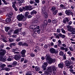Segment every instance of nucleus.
<instances>
[{"mask_svg": "<svg viewBox=\"0 0 75 75\" xmlns=\"http://www.w3.org/2000/svg\"><path fill=\"white\" fill-rule=\"evenodd\" d=\"M47 71H48L49 72H52V68H51V67H47Z\"/></svg>", "mask_w": 75, "mask_h": 75, "instance_id": "18", "label": "nucleus"}, {"mask_svg": "<svg viewBox=\"0 0 75 75\" xmlns=\"http://www.w3.org/2000/svg\"><path fill=\"white\" fill-rule=\"evenodd\" d=\"M48 22H47V20H45L44 21V26H47V25L48 24Z\"/></svg>", "mask_w": 75, "mask_h": 75, "instance_id": "23", "label": "nucleus"}, {"mask_svg": "<svg viewBox=\"0 0 75 75\" xmlns=\"http://www.w3.org/2000/svg\"><path fill=\"white\" fill-rule=\"evenodd\" d=\"M40 67H38L37 66L35 67V70L36 71H40Z\"/></svg>", "mask_w": 75, "mask_h": 75, "instance_id": "29", "label": "nucleus"}, {"mask_svg": "<svg viewBox=\"0 0 75 75\" xmlns=\"http://www.w3.org/2000/svg\"><path fill=\"white\" fill-rule=\"evenodd\" d=\"M64 52H62V51H61L59 52V55L60 56H62V55H64Z\"/></svg>", "mask_w": 75, "mask_h": 75, "instance_id": "37", "label": "nucleus"}, {"mask_svg": "<svg viewBox=\"0 0 75 75\" xmlns=\"http://www.w3.org/2000/svg\"><path fill=\"white\" fill-rule=\"evenodd\" d=\"M68 54H69V55L70 56H72V54H71V53L70 52V51H69L67 52Z\"/></svg>", "mask_w": 75, "mask_h": 75, "instance_id": "61", "label": "nucleus"}, {"mask_svg": "<svg viewBox=\"0 0 75 75\" xmlns=\"http://www.w3.org/2000/svg\"><path fill=\"white\" fill-rule=\"evenodd\" d=\"M37 11H36L35 10H33L30 13V14H31V15H33L34 14H37Z\"/></svg>", "mask_w": 75, "mask_h": 75, "instance_id": "24", "label": "nucleus"}, {"mask_svg": "<svg viewBox=\"0 0 75 75\" xmlns=\"http://www.w3.org/2000/svg\"><path fill=\"white\" fill-rule=\"evenodd\" d=\"M5 30L6 32H8V30L10 29V28L8 27H5Z\"/></svg>", "mask_w": 75, "mask_h": 75, "instance_id": "21", "label": "nucleus"}, {"mask_svg": "<svg viewBox=\"0 0 75 75\" xmlns=\"http://www.w3.org/2000/svg\"><path fill=\"white\" fill-rule=\"evenodd\" d=\"M12 7L13 8H14V7H16V5L17 3L16 2V1H13L12 2Z\"/></svg>", "mask_w": 75, "mask_h": 75, "instance_id": "17", "label": "nucleus"}, {"mask_svg": "<svg viewBox=\"0 0 75 75\" xmlns=\"http://www.w3.org/2000/svg\"><path fill=\"white\" fill-rule=\"evenodd\" d=\"M69 20L68 18H66L65 19H64L63 20V23L64 24H66V22H69Z\"/></svg>", "mask_w": 75, "mask_h": 75, "instance_id": "13", "label": "nucleus"}, {"mask_svg": "<svg viewBox=\"0 0 75 75\" xmlns=\"http://www.w3.org/2000/svg\"><path fill=\"white\" fill-rule=\"evenodd\" d=\"M57 13H58V10H56L53 13V14L54 15H55Z\"/></svg>", "mask_w": 75, "mask_h": 75, "instance_id": "62", "label": "nucleus"}, {"mask_svg": "<svg viewBox=\"0 0 75 75\" xmlns=\"http://www.w3.org/2000/svg\"><path fill=\"white\" fill-rule=\"evenodd\" d=\"M45 58L48 63L50 64H52V62H55V59H52L51 58V56L50 54H47L46 55L45 57Z\"/></svg>", "mask_w": 75, "mask_h": 75, "instance_id": "1", "label": "nucleus"}, {"mask_svg": "<svg viewBox=\"0 0 75 75\" xmlns=\"http://www.w3.org/2000/svg\"><path fill=\"white\" fill-rule=\"evenodd\" d=\"M60 6L61 10H63V9L64 7V5L62 4H61L60 5Z\"/></svg>", "mask_w": 75, "mask_h": 75, "instance_id": "35", "label": "nucleus"}, {"mask_svg": "<svg viewBox=\"0 0 75 75\" xmlns=\"http://www.w3.org/2000/svg\"><path fill=\"white\" fill-rule=\"evenodd\" d=\"M21 56L20 55V54H17L15 55L14 58L16 60H19V59H20L21 58Z\"/></svg>", "mask_w": 75, "mask_h": 75, "instance_id": "7", "label": "nucleus"}, {"mask_svg": "<svg viewBox=\"0 0 75 75\" xmlns=\"http://www.w3.org/2000/svg\"><path fill=\"white\" fill-rule=\"evenodd\" d=\"M57 33H59L60 32H61V30H60V29L58 28L57 29Z\"/></svg>", "mask_w": 75, "mask_h": 75, "instance_id": "50", "label": "nucleus"}, {"mask_svg": "<svg viewBox=\"0 0 75 75\" xmlns=\"http://www.w3.org/2000/svg\"><path fill=\"white\" fill-rule=\"evenodd\" d=\"M30 55L31 57H35V54L33 53H31L30 54Z\"/></svg>", "mask_w": 75, "mask_h": 75, "instance_id": "44", "label": "nucleus"}, {"mask_svg": "<svg viewBox=\"0 0 75 75\" xmlns=\"http://www.w3.org/2000/svg\"><path fill=\"white\" fill-rule=\"evenodd\" d=\"M61 31L62 33H63L64 34H65L66 33V31H65V30H64V29L63 28H62L61 29Z\"/></svg>", "mask_w": 75, "mask_h": 75, "instance_id": "31", "label": "nucleus"}, {"mask_svg": "<svg viewBox=\"0 0 75 75\" xmlns=\"http://www.w3.org/2000/svg\"><path fill=\"white\" fill-rule=\"evenodd\" d=\"M24 61V58H23L21 59V62H23Z\"/></svg>", "mask_w": 75, "mask_h": 75, "instance_id": "63", "label": "nucleus"}, {"mask_svg": "<svg viewBox=\"0 0 75 75\" xmlns=\"http://www.w3.org/2000/svg\"><path fill=\"white\" fill-rule=\"evenodd\" d=\"M6 66V65L5 64H3L1 65L0 67L2 68H4V67Z\"/></svg>", "mask_w": 75, "mask_h": 75, "instance_id": "36", "label": "nucleus"}, {"mask_svg": "<svg viewBox=\"0 0 75 75\" xmlns=\"http://www.w3.org/2000/svg\"><path fill=\"white\" fill-rule=\"evenodd\" d=\"M59 34L57 33L56 35V38H59Z\"/></svg>", "mask_w": 75, "mask_h": 75, "instance_id": "42", "label": "nucleus"}, {"mask_svg": "<svg viewBox=\"0 0 75 75\" xmlns=\"http://www.w3.org/2000/svg\"><path fill=\"white\" fill-rule=\"evenodd\" d=\"M12 15H13V13L11 12H10L9 13L6 15V16H8L9 18H11Z\"/></svg>", "mask_w": 75, "mask_h": 75, "instance_id": "22", "label": "nucleus"}, {"mask_svg": "<svg viewBox=\"0 0 75 75\" xmlns=\"http://www.w3.org/2000/svg\"><path fill=\"white\" fill-rule=\"evenodd\" d=\"M56 9V7L55 6H53L52 7L51 9H50L53 12H54L55 11V10Z\"/></svg>", "mask_w": 75, "mask_h": 75, "instance_id": "25", "label": "nucleus"}, {"mask_svg": "<svg viewBox=\"0 0 75 75\" xmlns=\"http://www.w3.org/2000/svg\"><path fill=\"white\" fill-rule=\"evenodd\" d=\"M22 28H21L20 29H17L15 30L14 32V34H17L20 31V30H21Z\"/></svg>", "mask_w": 75, "mask_h": 75, "instance_id": "19", "label": "nucleus"}, {"mask_svg": "<svg viewBox=\"0 0 75 75\" xmlns=\"http://www.w3.org/2000/svg\"><path fill=\"white\" fill-rule=\"evenodd\" d=\"M19 4H21L23 3H24V0H20L18 2Z\"/></svg>", "mask_w": 75, "mask_h": 75, "instance_id": "38", "label": "nucleus"}, {"mask_svg": "<svg viewBox=\"0 0 75 75\" xmlns=\"http://www.w3.org/2000/svg\"><path fill=\"white\" fill-rule=\"evenodd\" d=\"M28 45L26 42H24L22 45V46H25V47H28Z\"/></svg>", "mask_w": 75, "mask_h": 75, "instance_id": "39", "label": "nucleus"}, {"mask_svg": "<svg viewBox=\"0 0 75 75\" xmlns=\"http://www.w3.org/2000/svg\"><path fill=\"white\" fill-rule=\"evenodd\" d=\"M50 52L51 54H54L55 53V54H57V52H56V51L55 50V49L52 48H51L50 50Z\"/></svg>", "mask_w": 75, "mask_h": 75, "instance_id": "11", "label": "nucleus"}, {"mask_svg": "<svg viewBox=\"0 0 75 75\" xmlns=\"http://www.w3.org/2000/svg\"><path fill=\"white\" fill-rule=\"evenodd\" d=\"M2 41L5 42H7V41L6 40V38L2 39Z\"/></svg>", "mask_w": 75, "mask_h": 75, "instance_id": "54", "label": "nucleus"}, {"mask_svg": "<svg viewBox=\"0 0 75 75\" xmlns=\"http://www.w3.org/2000/svg\"><path fill=\"white\" fill-rule=\"evenodd\" d=\"M19 10L20 12H22V11H23L24 9H23V8H19Z\"/></svg>", "mask_w": 75, "mask_h": 75, "instance_id": "48", "label": "nucleus"}, {"mask_svg": "<svg viewBox=\"0 0 75 75\" xmlns=\"http://www.w3.org/2000/svg\"><path fill=\"white\" fill-rule=\"evenodd\" d=\"M17 62H13V65L14 66V67H15V65H17Z\"/></svg>", "mask_w": 75, "mask_h": 75, "instance_id": "57", "label": "nucleus"}, {"mask_svg": "<svg viewBox=\"0 0 75 75\" xmlns=\"http://www.w3.org/2000/svg\"><path fill=\"white\" fill-rule=\"evenodd\" d=\"M60 49L64 51V50H65V47H60Z\"/></svg>", "mask_w": 75, "mask_h": 75, "instance_id": "56", "label": "nucleus"}, {"mask_svg": "<svg viewBox=\"0 0 75 75\" xmlns=\"http://www.w3.org/2000/svg\"><path fill=\"white\" fill-rule=\"evenodd\" d=\"M6 37L4 36V35H1V39L2 40H3V39H4L6 38Z\"/></svg>", "mask_w": 75, "mask_h": 75, "instance_id": "46", "label": "nucleus"}, {"mask_svg": "<svg viewBox=\"0 0 75 75\" xmlns=\"http://www.w3.org/2000/svg\"><path fill=\"white\" fill-rule=\"evenodd\" d=\"M25 75H32V74H31V72L30 71H28L26 73Z\"/></svg>", "mask_w": 75, "mask_h": 75, "instance_id": "28", "label": "nucleus"}, {"mask_svg": "<svg viewBox=\"0 0 75 75\" xmlns=\"http://www.w3.org/2000/svg\"><path fill=\"white\" fill-rule=\"evenodd\" d=\"M29 14V12H26L25 13V17H27V16H28V15Z\"/></svg>", "mask_w": 75, "mask_h": 75, "instance_id": "43", "label": "nucleus"}, {"mask_svg": "<svg viewBox=\"0 0 75 75\" xmlns=\"http://www.w3.org/2000/svg\"><path fill=\"white\" fill-rule=\"evenodd\" d=\"M51 67L53 71H56V70H57V67H56L55 66L52 65L51 66Z\"/></svg>", "mask_w": 75, "mask_h": 75, "instance_id": "15", "label": "nucleus"}, {"mask_svg": "<svg viewBox=\"0 0 75 75\" xmlns=\"http://www.w3.org/2000/svg\"><path fill=\"white\" fill-rule=\"evenodd\" d=\"M24 17V15L22 14L18 15L17 16V18L19 21H22V20H23Z\"/></svg>", "mask_w": 75, "mask_h": 75, "instance_id": "6", "label": "nucleus"}, {"mask_svg": "<svg viewBox=\"0 0 75 75\" xmlns=\"http://www.w3.org/2000/svg\"><path fill=\"white\" fill-rule=\"evenodd\" d=\"M64 64L63 63H60L58 64V67L59 68H63V67L64 66Z\"/></svg>", "mask_w": 75, "mask_h": 75, "instance_id": "20", "label": "nucleus"}, {"mask_svg": "<svg viewBox=\"0 0 75 75\" xmlns=\"http://www.w3.org/2000/svg\"><path fill=\"white\" fill-rule=\"evenodd\" d=\"M72 34H75V29H74V30L72 31L71 33Z\"/></svg>", "mask_w": 75, "mask_h": 75, "instance_id": "58", "label": "nucleus"}, {"mask_svg": "<svg viewBox=\"0 0 75 75\" xmlns=\"http://www.w3.org/2000/svg\"><path fill=\"white\" fill-rule=\"evenodd\" d=\"M5 54H6V50L4 49L0 48V55L4 56L5 55Z\"/></svg>", "mask_w": 75, "mask_h": 75, "instance_id": "4", "label": "nucleus"}, {"mask_svg": "<svg viewBox=\"0 0 75 75\" xmlns=\"http://www.w3.org/2000/svg\"><path fill=\"white\" fill-rule=\"evenodd\" d=\"M58 46H60L61 45H62V42H61V41L60 40H59L58 41Z\"/></svg>", "mask_w": 75, "mask_h": 75, "instance_id": "32", "label": "nucleus"}, {"mask_svg": "<svg viewBox=\"0 0 75 75\" xmlns=\"http://www.w3.org/2000/svg\"><path fill=\"white\" fill-rule=\"evenodd\" d=\"M49 72H50L47 70V71L45 72V75H48V74H49Z\"/></svg>", "mask_w": 75, "mask_h": 75, "instance_id": "41", "label": "nucleus"}, {"mask_svg": "<svg viewBox=\"0 0 75 75\" xmlns=\"http://www.w3.org/2000/svg\"><path fill=\"white\" fill-rule=\"evenodd\" d=\"M45 15H44V17L45 18H47L48 16V13H44Z\"/></svg>", "mask_w": 75, "mask_h": 75, "instance_id": "30", "label": "nucleus"}, {"mask_svg": "<svg viewBox=\"0 0 75 75\" xmlns=\"http://www.w3.org/2000/svg\"><path fill=\"white\" fill-rule=\"evenodd\" d=\"M32 7L30 6H26L25 7H23L22 8L23 9L24 11H25V10L30 11L33 9Z\"/></svg>", "mask_w": 75, "mask_h": 75, "instance_id": "2", "label": "nucleus"}, {"mask_svg": "<svg viewBox=\"0 0 75 75\" xmlns=\"http://www.w3.org/2000/svg\"><path fill=\"white\" fill-rule=\"evenodd\" d=\"M18 49L17 48L14 49H13L12 51L13 52H14V51H18Z\"/></svg>", "mask_w": 75, "mask_h": 75, "instance_id": "52", "label": "nucleus"}, {"mask_svg": "<svg viewBox=\"0 0 75 75\" xmlns=\"http://www.w3.org/2000/svg\"><path fill=\"white\" fill-rule=\"evenodd\" d=\"M69 49L71 51H74V49L73 47H69Z\"/></svg>", "mask_w": 75, "mask_h": 75, "instance_id": "53", "label": "nucleus"}, {"mask_svg": "<svg viewBox=\"0 0 75 75\" xmlns=\"http://www.w3.org/2000/svg\"><path fill=\"white\" fill-rule=\"evenodd\" d=\"M26 52V50H23L21 52V54H22V57H25V53Z\"/></svg>", "mask_w": 75, "mask_h": 75, "instance_id": "8", "label": "nucleus"}, {"mask_svg": "<svg viewBox=\"0 0 75 75\" xmlns=\"http://www.w3.org/2000/svg\"><path fill=\"white\" fill-rule=\"evenodd\" d=\"M18 45H23V43L22 42H19L18 43Z\"/></svg>", "mask_w": 75, "mask_h": 75, "instance_id": "55", "label": "nucleus"}, {"mask_svg": "<svg viewBox=\"0 0 75 75\" xmlns=\"http://www.w3.org/2000/svg\"><path fill=\"white\" fill-rule=\"evenodd\" d=\"M46 10V8H45V7L44 6L41 9L42 13V14H44L45 13V10Z\"/></svg>", "mask_w": 75, "mask_h": 75, "instance_id": "12", "label": "nucleus"}, {"mask_svg": "<svg viewBox=\"0 0 75 75\" xmlns=\"http://www.w3.org/2000/svg\"><path fill=\"white\" fill-rule=\"evenodd\" d=\"M65 63L67 67H69L71 65V62L68 60H66Z\"/></svg>", "mask_w": 75, "mask_h": 75, "instance_id": "10", "label": "nucleus"}, {"mask_svg": "<svg viewBox=\"0 0 75 75\" xmlns=\"http://www.w3.org/2000/svg\"><path fill=\"white\" fill-rule=\"evenodd\" d=\"M16 45V43H11L10 44L9 46L10 47H11V48L12 47V45Z\"/></svg>", "mask_w": 75, "mask_h": 75, "instance_id": "33", "label": "nucleus"}, {"mask_svg": "<svg viewBox=\"0 0 75 75\" xmlns=\"http://www.w3.org/2000/svg\"><path fill=\"white\" fill-rule=\"evenodd\" d=\"M4 3L5 5H7V4H9V3H7V2L6 1H5L4 2Z\"/></svg>", "mask_w": 75, "mask_h": 75, "instance_id": "60", "label": "nucleus"}, {"mask_svg": "<svg viewBox=\"0 0 75 75\" xmlns=\"http://www.w3.org/2000/svg\"><path fill=\"white\" fill-rule=\"evenodd\" d=\"M4 69L6 71H9L10 70V69L9 68L6 67L5 68H4Z\"/></svg>", "mask_w": 75, "mask_h": 75, "instance_id": "34", "label": "nucleus"}, {"mask_svg": "<svg viewBox=\"0 0 75 75\" xmlns=\"http://www.w3.org/2000/svg\"><path fill=\"white\" fill-rule=\"evenodd\" d=\"M65 12L66 14L68 16H70V15H71V16H74V13L73 12H71V10H67Z\"/></svg>", "mask_w": 75, "mask_h": 75, "instance_id": "3", "label": "nucleus"}, {"mask_svg": "<svg viewBox=\"0 0 75 75\" xmlns=\"http://www.w3.org/2000/svg\"><path fill=\"white\" fill-rule=\"evenodd\" d=\"M42 68L43 69V70H44V71H45L46 70H47V67H46V66H45L44 65H42Z\"/></svg>", "mask_w": 75, "mask_h": 75, "instance_id": "26", "label": "nucleus"}, {"mask_svg": "<svg viewBox=\"0 0 75 75\" xmlns=\"http://www.w3.org/2000/svg\"><path fill=\"white\" fill-rule=\"evenodd\" d=\"M37 23H38V21L36 20L33 21L32 23L33 24H37Z\"/></svg>", "mask_w": 75, "mask_h": 75, "instance_id": "40", "label": "nucleus"}, {"mask_svg": "<svg viewBox=\"0 0 75 75\" xmlns=\"http://www.w3.org/2000/svg\"><path fill=\"white\" fill-rule=\"evenodd\" d=\"M52 23H57V20H52Z\"/></svg>", "mask_w": 75, "mask_h": 75, "instance_id": "49", "label": "nucleus"}, {"mask_svg": "<svg viewBox=\"0 0 75 75\" xmlns=\"http://www.w3.org/2000/svg\"><path fill=\"white\" fill-rule=\"evenodd\" d=\"M40 28H37L36 29H35L34 30V31H33L34 33H35V32H37L38 33V34H40V31H41V30H39Z\"/></svg>", "mask_w": 75, "mask_h": 75, "instance_id": "16", "label": "nucleus"}, {"mask_svg": "<svg viewBox=\"0 0 75 75\" xmlns=\"http://www.w3.org/2000/svg\"><path fill=\"white\" fill-rule=\"evenodd\" d=\"M9 41L10 42H11L13 41L14 40L11 38H10L9 39Z\"/></svg>", "mask_w": 75, "mask_h": 75, "instance_id": "47", "label": "nucleus"}, {"mask_svg": "<svg viewBox=\"0 0 75 75\" xmlns=\"http://www.w3.org/2000/svg\"><path fill=\"white\" fill-rule=\"evenodd\" d=\"M22 35H23V36H24V35H26V33L25 32H23L22 33Z\"/></svg>", "mask_w": 75, "mask_h": 75, "instance_id": "51", "label": "nucleus"}, {"mask_svg": "<svg viewBox=\"0 0 75 75\" xmlns=\"http://www.w3.org/2000/svg\"><path fill=\"white\" fill-rule=\"evenodd\" d=\"M68 31H70V32H72L75 29L74 28L72 27L71 26H68Z\"/></svg>", "mask_w": 75, "mask_h": 75, "instance_id": "9", "label": "nucleus"}, {"mask_svg": "<svg viewBox=\"0 0 75 75\" xmlns=\"http://www.w3.org/2000/svg\"><path fill=\"white\" fill-rule=\"evenodd\" d=\"M7 67L9 68H12V67H14V66L10 64L8 65Z\"/></svg>", "mask_w": 75, "mask_h": 75, "instance_id": "45", "label": "nucleus"}, {"mask_svg": "<svg viewBox=\"0 0 75 75\" xmlns=\"http://www.w3.org/2000/svg\"><path fill=\"white\" fill-rule=\"evenodd\" d=\"M11 21V18H7L6 20V23H9Z\"/></svg>", "mask_w": 75, "mask_h": 75, "instance_id": "27", "label": "nucleus"}, {"mask_svg": "<svg viewBox=\"0 0 75 75\" xmlns=\"http://www.w3.org/2000/svg\"><path fill=\"white\" fill-rule=\"evenodd\" d=\"M0 60L2 62H5L6 61V58H4L3 56H0Z\"/></svg>", "mask_w": 75, "mask_h": 75, "instance_id": "14", "label": "nucleus"}, {"mask_svg": "<svg viewBox=\"0 0 75 75\" xmlns=\"http://www.w3.org/2000/svg\"><path fill=\"white\" fill-rule=\"evenodd\" d=\"M7 60L8 61H11L12 60V59L10 58H9L7 59Z\"/></svg>", "mask_w": 75, "mask_h": 75, "instance_id": "59", "label": "nucleus"}, {"mask_svg": "<svg viewBox=\"0 0 75 75\" xmlns=\"http://www.w3.org/2000/svg\"><path fill=\"white\" fill-rule=\"evenodd\" d=\"M29 28L30 29H33V32H34L35 29H36V28H40V27L39 26H37L36 25H32L30 26Z\"/></svg>", "mask_w": 75, "mask_h": 75, "instance_id": "5", "label": "nucleus"}, {"mask_svg": "<svg viewBox=\"0 0 75 75\" xmlns=\"http://www.w3.org/2000/svg\"><path fill=\"white\" fill-rule=\"evenodd\" d=\"M32 15H29L28 16V18H31V17H32Z\"/></svg>", "mask_w": 75, "mask_h": 75, "instance_id": "64", "label": "nucleus"}]
</instances>
